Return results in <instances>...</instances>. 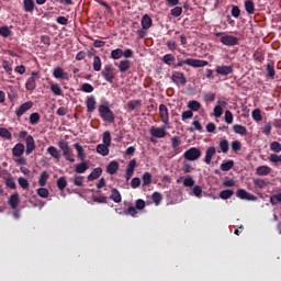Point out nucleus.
Segmentation results:
<instances>
[{"instance_id":"nucleus-1","label":"nucleus","mask_w":281,"mask_h":281,"mask_svg":"<svg viewBox=\"0 0 281 281\" xmlns=\"http://www.w3.org/2000/svg\"><path fill=\"white\" fill-rule=\"evenodd\" d=\"M214 36L220 38L222 45H225L226 47H236V45H240V40L238 37L229 35L225 32L214 33Z\"/></svg>"},{"instance_id":"nucleus-2","label":"nucleus","mask_w":281,"mask_h":281,"mask_svg":"<svg viewBox=\"0 0 281 281\" xmlns=\"http://www.w3.org/2000/svg\"><path fill=\"white\" fill-rule=\"evenodd\" d=\"M183 65H188L189 67H193L194 69L200 67H207L210 63L203 59H194V58H187V59H178V63L175 67H183Z\"/></svg>"},{"instance_id":"nucleus-3","label":"nucleus","mask_w":281,"mask_h":281,"mask_svg":"<svg viewBox=\"0 0 281 281\" xmlns=\"http://www.w3.org/2000/svg\"><path fill=\"white\" fill-rule=\"evenodd\" d=\"M99 115L103 122H109V124L115 122V114H113V111L109 108V102L99 105Z\"/></svg>"},{"instance_id":"nucleus-4","label":"nucleus","mask_w":281,"mask_h":281,"mask_svg":"<svg viewBox=\"0 0 281 281\" xmlns=\"http://www.w3.org/2000/svg\"><path fill=\"white\" fill-rule=\"evenodd\" d=\"M144 207H146V201L138 199L135 202V206L131 205L123 212H120V214H124L125 216H132L133 218H135V216H137L138 214L137 210H144Z\"/></svg>"},{"instance_id":"nucleus-5","label":"nucleus","mask_w":281,"mask_h":281,"mask_svg":"<svg viewBox=\"0 0 281 281\" xmlns=\"http://www.w3.org/2000/svg\"><path fill=\"white\" fill-rule=\"evenodd\" d=\"M184 159L188 161H196V159H201V149L196 147H191L183 154Z\"/></svg>"},{"instance_id":"nucleus-6","label":"nucleus","mask_w":281,"mask_h":281,"mask_svg":"<svg viewBox=\"0 0 281 281\" xmlns=\"http://www.w3.org/2000/svg\"><path fill=\"white\" fill-rule=\"evenodd\" d=\"M115 68H113V65H105L103 70L101 71L102 78H104L106 82H113V80H115V74L113 72Z\"/></svg>"},{"instance_id":"nucleus-7","label":"nucleus","mask_w":281,"mask_h":281,"mask_svg":"<svg viewBox=\"0 0 281 281\" xmlns=\"http://www.w3.org/2000/svg\"><path fill=\"white\" fill-rule=\"evenodd\" d=\"M41 78V75L38 71H33L31 74V77L25 82V89L26 91H34L36 89V80Z\"/></svg>"},{"instance_id":"nucleus-8","label":"nucleus","mask_w":281,"mask_h":281,"mask_svg":"<svg viewBox=\"0 0 281 281\" xmlns=\"http://www.w3.org/2000/svg\"><path fill=\"white\" fill-rule=\"evenodd\" d=\"M236 196L238 199H241L243 201H258V198L249 192H247V190L245 189H238L236 192Z\"/></svg>"},{"instance_id":"nucleus-9","label":"nucleus","mask_w":281,"mask_h":281,"mask_svg":"<svg viewBox=\"0 0 281 281\" xmlns=\"http://www.w3.org/2000/svg\"><path fill=\"white\" fill-rule=\"evenodd\" d=\"M149 133L153 137H157L158 139H164V137H166L167 135L166 126H161V127L151 126Z\"/></svg>"},{"instance_id":"nucleus-10","label":"nucleus","mask_w":281,"mask_h":281,"mask_svg":"<svg viewBox=\"0 0 281 281\" xmlns=\"http://www.w3.org/2000/svg\"><path fill=\"white\" fill-rule=\"evenodd\" d=\"M159 115L162 124H168L170 122V114L166 104L159 105Z\"/></svg>"},{"instance_id":"nucleus-11","label":"nucleus","mask_w":281,"mask_h":281,"mask_svg":"<svg viewBox=\"0 0 281 281\" xmlns=\"http://www.w3.org/2000/svg\"><path fill=\"white\" fill-rule=\"evenodd\" d=\"M25 144H26V155H32L33 150H36V142L34 140L33 135H29L25 138Z\"/></svg>"},{"instance_id":"nucleus-12","label":"nucleus","mask_w":281,"mask_h":281,"mask_svg":"<svg viewBox=\"0 0 281 281\" xmlns=\"http://www.w3.org/2000/svg\"><path fill=\"white\" fill-rule=\"evenodd\" d=\"M32 106H34V103L32 101H27V102L23 103L22 105H20V108L15 111L16 117H21V116L25 115V113H27V111H30V109H32Z\"/></svg>"},{"instance_id":"nucleus-13","label":"nucleus","mask_w":281,"mask_h":281,"mask_svg":"<svg viewBox=\"0 0 281 281\" xmlns=\"http://www.w3.org/2000/svg\"><path fill=\"white\" fill-rule=\"evenodd\" d=\"M215 71L218 76H229L234 74V66H216Z\"/></svg>"},{"instance_id":"nucleus-14","label":"nucleus","mask_w":281,"mask_h":281,"mask_svg":"<svg viewBox=\"0 0 281 281\" xmlns=\"http://www.w3.org/2000/svg\"><path fill=\"white\" fill-rule=\"evenodd\" d=\"M137 166V160L132 159L126 168V172H125V179L126 181H131V177H133V175H135V167Z\"/></svg>"},{"instance_id":"nucleus-15","label":"nucleus","mask_w":281,"mask_h":281,"mask_svg":"<svg viewBox=\"0 0 281 281\" xmlns=\"http://www.w3.org/2000/svg\"><path fill=\"white\" fill-rule=\"evenodd\" d=\"M172 82L175 85H186L188 82V79H186V75L183 72H176L171 76Z\"/></svg>"},{"instance_id":"nucleus-16","label":"nucleus","mask_w":281,"mask_h":281,"mask_svg":"<svg viewBox=\"0 0 281 281\" xmlns=\"http://www.w3.org/2000/svg\"><path fill=\"white\" fill-rule=\"evenodd\" d=\"M115 67L119 68L120 74H126V71H128V69H131V60L123 59L119 64L115 63Z\"/></svg>"},{"instance_id":"nucleus-17","label":"nucleus","mask_w":281,"mask_h":281,"mask_svg":"<svg viewBox=\"0 0 281 281\" xmlns=\"http://www.w3.org/2000/svg\"><path fill=\"white\" fill-rule=\"evenodd\" d=\"M53 76L59 80H69V74L65 72L61 67H57L53 71Z\"/></svg>"},{"instance_id":"nucleus-18","label":"nucleus","mask_w":281,"mask_h":281,"mask_svg":"<svg viewBox=\"0 0 281 281\" xmlns=\"http://www.w3.org/2000/svg\"><path fill=\"white\" fill-rule=\"evenodd\" d=\"M23 153H25V145L23 143H18L12 148L13 157H23Z\"/></svg>"},{"instance_id":"nucleus-19","label":"nucleus","mask_w":281,"mask_h":281,"mask_svg":"<svg viewBox=\"0 0 281 281\" xmlns=\"http://www.w3.org/2000/svg\"><path fill=\"white\" fill-rule=\"evenodd\" d=\"M214 155H216V147L212 146L209 147L205 151V157H204V162L210 166V164H212V157H214Z\"/></svg>"},{"instance_id":"nucleus-20","label":"nucleus","mask_w":281,"mask_h":281,"mask_svg":"<svg viewBox=\"0 0 281 281\" xmlns=\"http://www.w3.org/2000/svg\"><path fill=\"white\" fill-rule=\"evenodd\" d=\"M140 24L143 30H150L153 27V18L148 14L143 15Z\"/></svg>"},{"instance_id":"nucleus-21","label":"nucleus","mask_w":281,"mask_h":281,"mask_svg":"<svg viewBox=\"0 0 281 281\" xmlns=\"http://www.w3.org/2000/svg\"><path fill=\"white\" fill-rule=\"evenodd\" d=\"M74 147L77 150L78 159H80V161H85V159H87V153H85V148H82V145H80V143H76Z\"/></svg>"},{"instance_id":"nucleus-22","label":"nucleus","mask_w":281,"mask_h":281,"mask_svg":"<svg viewBox=\"0 0 281 281\" xmlns=\"http://www.w3.org/2000/svg\"><path fill=\"white\" fill-rule=\"evenodd\" d=\"M87 170H89V165H87L85 160H81L80 164L75 166V172H77V175H85Z\"/></svg>"},{"instance_id":"nucleus-23","label":"nucleus","mask_w":281,"mask_h":281,"mask_svg":"<svg viewBox=\"0 0 281 281\" xmlns=\"http://www.w3.org/2000/svg\"><path fill=\"white\" fill-rule=\"evenodd\" d=\"M19 203H21V200L19 199V193H13L10 195L9 199V205L12 210H16L19 207Z\"/></svg>"},{"instance_id":"nucleus-24","label":"nucleus","mask_w":281,"mask_h":281,"mask_svg":"<svg viewBox=\"0 0 281 281\" xmlns=\"http://www.w3.org/2000/svg\"><path fill=\"white\" fill-rule=\"evenodd\" d=\"M95 104H97L95 97L91 95L87 98L86 105H87L88 113H93V111H95Z\"/></svg>"},{"instance_id":"nucleus-25","label":"nucleus","mask_w":281,"mask_h":281,"mask_svg":"<svg viewBox=\"0 0 281 281\" xmlns=\"http://www.w3.org/2000/svg\"><path fill=\"white\" fill-rule=\"evenodd\" d=\"M120 170V162L113 160L106 166L108 175H115Z\"/></svg>"},{"instance_id":"nucleus-26","label":"nucleus","mask_w":281,"mask_h":281,"mask_svg":"<svg viewBox=\"0 0 281 281\" xmlns=\"http://www.w3.org/2000/svg\"><path fill=\"white\" fill-rule=\"evenodd\" d=\"M142 180H143V188L150 187L153 183V173H150L148 171L144 172Z\"/></svg>"},{"instance_id":"nucleus-27","label":"nucleus","mask_w":281,"mask_h":281,"mask_svg":"<svg viewBox=\"0 0 281 281\" xmlns=\"http://www.w3.org/2000/svg\"><path fill=\"white\" fill-rule=\"evenodd\" d=\"M34 8H36L34 0H23L24 12L32 13L34 12Z\"/></svg>"},{"instance_id":"nucleus-28","label":"nucleus","mask_w":281,"mask_h":281,"mask_svg":"<svg viewBox=\"0 0 281 281\" xmlns=\"http://www.w3.org/2000/svg\"><path fill=\"white\" fill-rule=\"evenodd\" d=\"M271 173V167L269 166H259L256 169V175H258V177H267V175Z\"/></svg>"},{"instance_id":"nucleus-29","label":"nucleus","mask_w":281,"mask_h":281,"mask_svg":"<svg viewBox=\"0 0 281 281\" xmlns=\"http://www.w3.org/2000/svg\"><path fill=\"white\" fill-rule=\"evenodd\" d=\"M102 176V168L98 167L92 170V172L88 176V181H95V179H100Z\"/></svg>"},{"instance_id":"nucleus-30","label":"nucleus","mask_w":281,"mask_h":281,"mask_svg":"<svg viewBox=\"0 0 281 281\" xmlns=\"http://www.w3.org/2000/svg\"><path fill=\"white\" fill-rule=\"evenodd\" d=\"M111 201L114 203H122V194L117 189H112L111 190V195H110Z\"/></svg>"},{"instance_id":"nucleus-31","label":"nucleus","mask_w":281,"mask_h":281,"mask_svg":"<svg viewBox=\"0 0 281 281\" xmlns=\"http://www.w3.org/2000/svg\"><path fill=\"white\" fill-rule=\"evenodd\" d=\"M92 68L93 71H102V59L100 58V56L95 55L93 57Z\"/></svg>"},{"instance_id":"nucleus-32","label":"nucleus","mask_w":281,"mask_h":281,"mask_svg":"<svg viewBox=\"0 0 281 281\" xmlns=\"http://www.w3.org/2000/svg\"><path fill=\"white\" fill-rule=\"evenodd\" d=\"M245 10L247 14H254V12H256V4L254 3V0H245Z\"/></svg>"},{"instance_id":"nucleus-33","label":"nucleus","mask_w":281,"mask_h":281,"mask_svg":"<svg viewBox=\"0 0 281 281\" xmlns=\"http://www.w3.org/2000/svg\"><path fill=\"white\" fill-rule=\"evenodd\" d=\"M124 56V50L122 48H116L111 52L110 58L112 60H120Z\"/></svg>"},{"instance_id":"nucleus-34","label":"nucleus","mask_w":281,"mask_h":281,"mask_svg":"<svg viewBox=\"0 0 281 281\" xmlns=\"http://www.w3.org/2000/svg\"><path fill=\"white\" fill-rule=\"evenodd\" d=\"M220 149L218 153H224V155H227L229 153V140L227 139H222L220 142Z\"/></svg>"},{"instance_id":"nucleus-35","label":"nucleus","mask_w":281,"mask_h":281,"mask_svg":"<svg viewBox=\"0 0 281 281\" xmlns=\"http://www.w3.org/2000/svg\"><path fill=\"white\" fill-rule=\"evenodd\" d=\"M97 153L102 155V157H106L109 155V145L99 144L97 146Z\"/></svg>"},{"instance_id":"nucleus-36","label":"nucleus","mask_w":281,"mask_h":281,"mask_svg":"<svg viewBox=\"0 0 281 281\" xmlns=\"http://www.w3.org/2000/svg\"><path fill=\"white\" fill-rule=\"evenodd\" d=\"M233 131L237 135H243V136L247 135V127H245L244 125H240V124H235L233 126Z\"/></svg>"},{"instance_id":"nucleus-37","label":"nucleus","mask_w":281,"mask_h":281,"mask_svg":"<svg viewBox=\"0 0 281 281\" xmlns=\"http://www.w3.org/2000/svg\"><path fill=\"white\" fill-rule=\"evenodd\" d=\"M49 180V173L47 171H43L40 176L38 183L42 188L47 186V181Z\"/></svg>"},{"instance_id":"nucleus-38","label":"nucleus","mask_w":281,"mask_h":281,"mask_svg":"<svg viewBox=\"0 0 281 281\" xmlns=\"http://www.w3.org/2000/svg\"><path fill=\"white\" fill-rule=\"evenodd\" d=\"M47 153L48 155H50V157H53L54 159H60V150H58V148L54 147V146H49L47 148Z\"/></svg>"},{"instance_id":"nucleus-39","label":"nucleus","mask_w":281,"mask_h":281,"mask_svg":"<svg viewBox=\"0 0 281 281\" xmlns=\"http://www.w3.org/2000/svg\"><path fill=\"white\" fill-rule=\"evenodd\" d=\"M0 137H2V139H8L9 142H11L12 132L5 127H0Z\"/></svg>"},{"instance_id":"nucleus-40","label":"nucleus","mask_w":281,"mask_h":281,"mask_svg":"<svg viewBox=\"0 0 281 281\" xmlns=\"http://www.w3.org/2000/svg\"><path fill=\"white\" fill-rule=\"evenodd\" d=\"M232 168H234V160H227L221 164V170H223V172H229Z\"/></svg>"},{"instance_id":"nucleus-41","label":"nucleus","mask_w":281,"mask_h":281,"mask_svg":"<svg viewBox=\"0 0 281 281\" xmlns=\"http://www.w3.org/2000/svg\"><path fill=\"white\" fill-rule=\"evenodd\" d=\"M181 144V138L179 136H173L171 138V148L176 150V154H179V145Z\"/></svg>"},{"instance_id":"nucleus-42","label":"nucleus","mask_w":281,"mask_h":281,"mask_svg":"<svg viewBox=\"0 0 281 281\" xmlns=\"http://www.w3.org/2000/svg\"><path fill=\"white\" fill-rule=\"evenodd\" d=\"M0 36L3 38H9V36H12V31L8 25H3L0 27Z\"/></svg>"},{"instance_id":"nucleus-43","label":"nucleus","mask_w":281,"mask_h":281,"mask_svg":"<svg viewBox=\"0 0 281 281\" xmlns=\"http://www.w3.org/2000/svg\"><path fill=\"white\" fill-rule=\"evenodd\" d=\"M188 109H190L191 111H194V112L200 111L201 102H199L196 100L189 101Z\"/></svg>"},{"instance_id":"nucleus-44","label":"nucleus","mask_w":281,"mask_h":281,"mask_svg":"<svg viewBox=\"0 0 281 281\" xmlns=\"http://www.w3.org/2000/svg\"><path fill=\"white\" fill-rule=\"evenodd\" d=\"M188 131L190 133H194V131H199L201 133V131H203V125H201V122L194 120L192 122V127H189Z\"/></svg>"},{"instance_id":"nucleus-45","label":"nucleus","mask_w":281,"mask_h":281,"mask_svg":"<svg viewBox=\"0 0 281 281\" xmlns=\"http://www.w3.org/2000/svg\"><path fill=\"white\" fill-rule=\"evenodd\" d=\"M29 121L32 126L38 124V122H41V114H38V112L32 113L29 117Z\"/></svg>"},{"instance_id":"nucleus-46","label":"nucleus","mask_w":281,"mask_h":281,"mask_svg":"<svg viewBox=\"0 0 281 281\" xmlns=\"http://www.w3.org/2000/svg\"><path fill=\"white\" fill-rule=\"evenodd\" d=\"M50 91L54 95H63V88L58 83H52Z\"/></svg>"},{"instance_id":"nucleus-47","label":"nucleus","mask_w":281,"mask_h":281,"mask_svg":"<svg viewBox=\"0 0 281 281\" xmlns=\"http://www.w3.org/2000/svg\"><path fill=\"white\" fill-rule=\"evenodd\" d=\"M137 106H142V101L139 100H132L127 103V110L128 111H135Z\"/></svg>"},{"instance_id":"nucleus-48","label":"nucleus","mask_w":281,"mask_h":281,"mask_svg":"<svg viewBox=\"0 0 281 281\" xmlns=\"http://www.w3.org/2000/svg\"><path fill=\"white\" fill-rule=\"evenodd\" d=\"M171 16H175V19H178V16H181L183 14V8L181 7H175L170 10Z\"/></svg>"},{"instance_id":"nucleus-49","label":"nucleus","mask_w":281,"mask_h":281,"mask_svg":"<svg viewBox=\"0 0 281 281\" xmlns=\"http://www.w3.org/2000/svg\"><path fill=\"white\" fill-rule=\"evenodd\" d=\"M234 196V192L229 189L223 190L220 193V198H222L224 201H227V199H232Z\"/></svg>"},{"instance_id":"nucleus-50","label":"nucleus","mask_w":281,"mask_h":281,"mask_svg":"<svg viewBox=\"0 0 281 281\" xmlns=\"http://www.w3.org/2000/svg\"><path fill=\"white\" fill-rule=\"evenodd\" d=\"M151 201L155 205H160L161 201H164V196L159 192H154L151 195Z\"/></svg>"},{"instance_id":"nucleus-51","label":"nucleus","mask_w":281,"mask_h":281,"mask_svg":"<svg viewBox=\"0 0 281 281\" xmlns=\"http://www.w3.org/2000/svg\"><path fill=\"white\" fill-rule=\"evenodd\" d=\"M72 179L75 186H77L78 188H82V186H85V177L75 175Z\"/></svg>"},{"instance_id":"nucleus-52","label":"nucleus","mask_w":281,"mask_h":281,"mask_svg":"<svg viewBox=\"0 0 281 281\" xmlns=\"http://www.w3.org/2000/svg\"><path fill=\"white\" fill-rule=\"evenodd\" d=\"M176 58L175 55L172 54H166L162 57V63H165V65H168L170 67V65H172V63H175Z\"/></svg>"},{"instance_id":"nucleus-53","label":"nucleus","mask_w":281,"mask_h":281,"mask_svg":"<svg viewBox=\"0 0 281 281\" xmlns=\"http://www.w3.org/2000/svg\"><path fill=\"white\" fill-rule=\"evenodd\" d=\"M58 146L60 150H63V154L71 150V147H69V143L65 139L59 140Z\"/></svg>"},{"instance_id":"nucleus-54","label":"nucleus","mask_w":281,"mask_h":281,"mask_svg":"<svg viewBox=\"0 0 281 281\" xmlns=\"http://www.w3.org/2000/svg\"><path fill=\"white\" fill-rule=\"evenodd\" d=\"M18 183L22 190H27V188H30V182L27 181V179H25L23 177H20L18 179Z\"/></svg>"},{"instance_id":"nucleus-55","label":"nucleus","mask_w":281,"mask_h":281,"mask_svg":"<svg viewBox=\"0 0 281 281\" xmlns=\"http://www.w3.org/2000/svg\"><path fill=\"white\" fill-rule=\"evenodd\" d=\"M224 120L226 124H233L234 123V114H232V111L226 110L224 114Z\"/></svg>"},{"instance_id":"nucleus-56","label":"nucleus","mask_w":281,"mask_h":281,"mask_svg":"<svg viewBox=\"0 0 281 281\" xmlns=\"http://www.w3.org/2000/svg\"><path fill=\"white\" fill-rule=\"evenodd\" d=\"M57 188L59 190H65L67 188V178L65 177H60L58 180H57Z\"/></svg>"},{"instance_id":"nucleus-57","label":"nucleus","mask_w":281,"mask_h":281,"mask_svg":"<svg viewBox=\"0 0 281 281\" xmlns=\"http://www.w3.org/2000/svg\"><path fill=\"white\" fill-rule=\"evenodd\" d=\"M5 186L7 188H10L11 190H16V181L12 177H9L5 179Z\"/></svg>"},{"instance_id":"nucleus-58","label":"nucleus","mask_w":281,"mask_h":281,"mask_svg":"<svg viewBox=\"0 0 281 281\" xmlns=\"http://www.w3.org/2000/svg\"><path fill=\"white\" fill-rule=\"evenodd\" d=\"M102 142H103V145L111 146V132L106 131L103 133Z\"/></svg>"},{"instance_id":"nucleus-59","label":"nucleus","mask_w":281,"mask_h":281,"mask_svg":"<svg viewBox=\"0 0 281 281\" xmlns=\"http://www.w3.org/2000/svg\"><path fill=\"white\" fill-rule=\"evenodd\" d=\"M270 203H271V205H278V203H281V192L271 195Z\"/></svg>"},{"instance_id":"nucleus-60","label":"nucleus","mask_w":281,"mask_h":281,"mask_svg":"<svg viewBox=\"0 0 281 281\" xmlns=\"http://www.w3.org/2000/svg\"><path fill=\"white\" fill-rule=\"evenodd\" d=\"M252 120H255V122H262V114L260 113V109H255L252 111Z\"/></svg>"},{"instance_id":"nucleus-61","label":"nucleus","mask_w":281,"mask_h":281,"mask_svg":"<svg viewBox=\"0 0 281 281\" xmlns=\"http://www.w3.org/2000/svg\"><path fill=\"white\" fill-rule=\"evenodd\" d=\"M93 86H91V83H83L81 85V91H83V93H93Z\"/></svg>"},{"instance_id":"nucleus-62","label":"nucleus","mask_w":281,"mask_h":281,"mask_svg":"<svg viewBox=\"0 0 281 281\" xmlns=\"http://www.w3.org/2000/svg\"><path fill=\"white\" fill-rule=\"evenodd\" d=\"M270 150H272V153H281V144L278 142H272L270 144Z\"/></svg>"},{"instance_id":"nucleus-63","label":"nucleus","mask_w":281,"mask_h":281,"mask_svg":"<svg viewBox=\"0 0 281 281\" xmlns=\"http://www.w3.org/2000/svg\"><path fill=\"white\" fill-rule=\"evenodd\" d=\"M266 67H267L269 78H276V68L273 67V65L267 64Z\"/></svg>"},{"instance_id":"nucleus-64","label":"nucleus","mask_w":281,"mask_h":281,"mask_svg":"<svg viewBox=\"0 0 281 281\" xmlns=\"http://www.w3.org/2000/svg\"><path fill=\"white\" fill-rule=\"evenodd\" d=\"M37 194L42 198V199H47V196H49V190L45 189V188H40L37 189Z\"/></svg>"}]
</instances>
